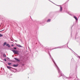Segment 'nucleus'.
Masks as SVG:
<instances>
[{
	"label": "nucleus",
	"instance_id": "15",
	"mask_svg": "<svg viewBox=\"0 0 80 80\" xmlns=\"http://www.w3.org/2000/svg\"><path fill=\"white\" fill-rule=\"evenodd\" d=\"M11 46H12V47H13V46H14V45L13 44H12Z\"/></svg>",
	"mask_w": 80,
	"mask_h": 80
},
{
	"label": "nucleus",
	"instance_id": "17",
	"mask_svg": "<svg viewBox=\"0 0 80 80\" xmlns=\"http://www.w3.org/2000/svg\"><path fill=\"white\" fill-rule=\"evenodd\" d=\"M48 20H50V19H48Z\"/></svg>",
	"mask_w": 80,
	"mask_h": 80
},
{
	"label": "nucleus",
	"instance_id": "5",
	"mask_svg": "<svg viewBox=\"0 0 80 80\" xmlns=\"http://www.w3.org/2000/svg\"><path fill=\"white\" fill-rule=\"evenodd\" d=\"M7 68H8V69H11V67H10L7 66Z\"/></svg>",
	"mask_w": 80,
	"mask_h": 80
},
{
	"label": "nucleus",
	"instance_id": "19",
	"mask_svg": "<svg viewBox=\"0 0 80 80\" xmlns=\"http://www.w3.org/2000/svg\"><path fill=\"white\" fill-rule=\"evenodd\" d=\"M50 1V2H51V1Z\"/></svg>",
	"mask_w": 80,
	"mask_h": 80
},
{
	"label": "nucleus",
	"instance_id": "3",
	"mask_svg": "<svg viewBox=\"0 0 80 80\" xmlns=\"http://www.w3.org/2000/svg\"><path fill=\"white\" fill-rule=\"evenodd\" d=\"M60 12H62V7L61 6L60 7Z\"/></svg>",
	"mask_w": 80,
	"mask_h": 80
},
{
	"label": "nucleus",
	"instance_id": "8",
	"mask_svg": "<svg viewBox=\"0 0 80 80\" xmlns=\"http://www.w3.org/2000/svg\"><path fill=\"white\" fill-rule=\"evenodd\" d=\"M13 67H17V65H13Z\"/></svg>",
	"mask_w": 80,
	"mask_h": 80
},
{
	"label": "nucleus",
	"instance_id": "13",
	"mask_svg": "<svg viewBox=\"0 0 80 80\" xmlns=\"http://www.w3.org/2000/svg\"><path fill=\"white\" fill-rule=\"evenodd\" d=\"M4 61H5V62H7V59H5Z\"/></svg>",
	"mask_w": 80,
	"mask_h": 80
},
{
	"label": "nucleus",
	"instance_id": "9",
	"mask_svg": "<svg viewBox=\"0 0 80 80\" xmlns=\"http://www.w3.org/2000/svg\"><path fill=\"white\" fill-rule=\"evenodd\" d=\"M8 65H12V63H8Z\"/></svg>",
	"mask_w": 80,
	"mask_h": 80
},
{
	"label": "nucleus",
	"instance_id": "4",
	"mask_svg": "<svg viewBox=\"0 0 80 80\" xmlns=\"http://www.w3.org/2000/svg\"><path fill=\"white\" fill-rule=\"evenodd\" d=\"M17 47H20V48L22 47V46L20 45H17Z\"/></svg>",
	"mask_w": 80,
	"mask_h": 80
},
{
	"label": "nucleus",
	"instance_id": "14",
	"mask_svg": "<svg viewBox=\"0 0 80 80\" xmlns=\"http://www.w3.org/2000/svg\"><path fill=\"white\" fill-rule=\"evenodd\" d=\"M14 49L15 50H16V49H17V48H14Z\"/></svg>",
	"mask_w": 80,
	"mask_h": 80
},
{
	"label": "nucleus",
	"instance_id": "2",
	"mask_svg": "<svg viewBox=\"0 0 80 80\" xmlns=\"http://www.w3.org/2000/svg\"><path fill=\"white\" fill-rule=\"evenodd\" d=\"M73 18L75 19L76 20H78V18H77L76 16H74Z\"/></svg>",
	"mask_w": 80,
	"mask_h": 80
},
{
	"label": "nucleus",
	"instance_id": "11",
	"mask_svg": "<svg viewBox=\"0 0 80 80\" xmlns=\"http://www.w3.org/2000/svg\"><path fill=\"white\" fill-rule=\"evenodd\" d=\"M3 56L4 57H6V55L5 54H3Z\"/></svg>",
	"mask_w": 80,
	"mask_h": 80
},
{
	"label": "nucleus",
	"instance_id": "18",
	"mask_svg": "<svg viewBox=\"0 0 80 80\" xmlns=\"http://www.w3.org/2000/svg\"><path fill=\"white\" fill-rule=\"evenodd\" d=\"M48 21H48L47 22H48Z\"/></svg>",
	"mask_w": 80,
	"mask_h": 80
},
{
	"label": "nucleus",
	"instance_id": "1",
	"mask_svg": "<svg viewBox=\"0 0 80 80\" xmlns=\"http://www.w3.org/2000/svg\"><path fill=\"white\" fill-rule=\"evenodd\" d=\"M12 51L14 53V54H17L18 55V51H15V50H12Z\"/></svg>",
	"mask_w": 80,
	"mask_h": 80
},
{
	"label": "nucleus",
	"instance_id": "10",
	"mask_svg": "<svg viewBox=\"0 0 80 80\" xmlns=\"http://www.w3.org/2000/svg\"><path fill=\"white\" fill-rule=\"evenodd\" d=\"M2 36H3V35L0 34V37H2Z\"/></svg>",
	"mask_w": 80,
	"mask_h": 80
},
{
	"label": "nucleus",
	"instance_id": "7",
	"mask_svg": "<svg viewBox=\"0 0 80 80\" xmlns=\"http://www.w3.org/2000/svg\"><path fill=\"white\" fill-rule=\"evenodd\" d=\"M6 45H7V42H5L3 44V46H5Z\"/></svg>",
	"mask_w": 80,
	"mask_h": 80
},
{
	"label": "nucleus",
	"instance_id": "6",
	"mask_svg": "<svg viewBox=\"0 0 80 80\" xmlns=\"http://www.w3.org/2000/svg\"><path fill=\"white\" fill-rule=\"evenodd\" d=\"M6 46L8 47H10V44H7L6 45Z\"/></svg>",
	"mask_w": 80,
	"mask_h": 80
},
{
	"label": "nucleus",
	"instance_id": "12",
	"mask_svg": "<svg viewBox=\"0 0 80 80\" xmlns=\"http://www.w3.org/2000/svg\"><path fill=\"white\" fill-rule=\"evenodd\" d=\"M16 60H17V61H18V62H19V61H20V60H18V59H17Z\"/></svg>",
	"mask_w": 80,
	"mask_h": 80
},
{
	"label": "nucleus",
	"instance_id": "16",
	"mask_svg": "<svg viewBox=\"0 0 80 80\" xmlns=\"http://www.w3.org/2000/svg\"><path fill=\"white\" fill-rule=\"evenodd\" d=\"M14 59H15V60H17V58H14Z\"/></svg>",
	"mask_w": 80,
	"mask_h": 80
}]
</instances>
